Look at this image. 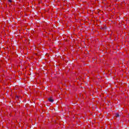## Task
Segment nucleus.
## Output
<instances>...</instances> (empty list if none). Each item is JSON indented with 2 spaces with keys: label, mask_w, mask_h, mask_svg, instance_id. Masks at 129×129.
I'll return each instance as SVG.
<instances>
[{
  "label": "nucleus",
  "mask_w": 129,
  "mask_h": 129,
  "mask_svg": "<svg viewBox=\"0 0 129 129\" xmlns=\"http://www.w3.org/2000/svg\"><path fill=\"white\" fill-rule=\"evenodd\" d=\"M48 100L50 102H54V100L52 98H48Z\"/></svg>",
  "instance_id": "f257e3e1"
},
{
  "label": "nucleus",
  "mask_w": 129,
  "mask_h": 129,
  "mask_svg": "<svg viewBox=\"0 0 129 129\" xmlns=\"http://www.w3.org/2000/svg\"><path fill=\"white\" fill-rule=\"evenodd\" d=\"M115 116L116 117H119V114L118 113H116Z\"/></svg>",
  "instance_id": "f03ea898"
},
{
  "label": "nucleus",
  "mask_w": 129,
  "mask_h": 129,
  "mask_svg": "<svg viewBox=\"0 0 129 129\" xmlns=\"http://www.w3.org/2000/svg\"><path fill=\"white\" fill-rule=\"evenodd\" d=\"M8 2H9V3H12V0H8Z\"/></svg>",
  "instance_id": "7ed1b4c3"
},
{
  "label": "nucleus",
  "mask_w": 129,
  "mask_h": 129,
  "mask_svg": "<svg viewBox=\"0 0 129 129\" xmlns=\"http://www.w3.org/2000/svg\"><path fill=\"white\" fill-rule=\"evenodd\" d=\"M117 1H119V0H117Z\"/></svg>",
  "instance_id": "20e7f679"
}]
</instances>
